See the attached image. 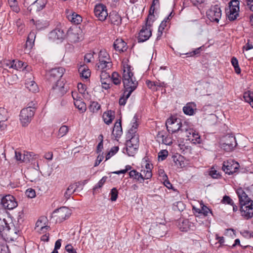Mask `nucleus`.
<instances>
[{"instance_id":"obj_36","label":"nucleus","mask_w":253,"mask_h":253,"mask_svg":"<svg viewBox=\"0 0 253 253\" xmlns=\"http://www.w3.org/2000/svg\"><path fill=\"white\" fill-rule=\"evenodd\" d=\"M183 157L180 155L176 154L172 156V161L177 166L181 167L184 165Z\"/></svg>"},{"instance_id":"obj_46","label":"nucleus","mask_w":253,"mask_h":253,"mask_svg":"<svg viewBox=\"0 0 253 253\" xmlns=\"http://www.w3.org/2000/svg\"><path fill=\"white\" fill-rule=\"evenodd\" d=\"M157 137L158 138H162L163 143L166 145H170L172 143V140L170 138L168 137H164V135H163L160 132H159L157 134Z\"/></svg>"},{"instance_id":"obj_3","label":"nucleus","mask_w":253,"mask_h":253,"mask_svg":"<svg viewBox=\"0 0 253 253\" xmlns=\"http://www.w3.org/2000/svg\"><path fill=\"white\" fill-rule=\"evenodd\" d=\"M122 81L124 87V92L127 93L131 90L132 92L137 87L138 83L133 76L130 66L124 69Z\"/></svg>"},{"instance_id":"obj_10","label":"nucleus","mask_w":253,"mask_h":253,"mask_svg":"<svg viewBox=\"0 0 253 253\" xmlns=\"http://www.w3.org/2000/svg\"><path fill=\"white\" fill-rule=\"evenodd\" d=\"M47 3V0H36L27 8L30 14H34L43 9Z\"/></svg>"},{"instance_id":"obj_42","label":"nucleus","mask_w":253,"mask_h":253,"mask_svg":"<svg viewBox=\"0 0 253 253\" xmlns=\"http://www.w3.org/2000/svg\"><path fill=\"white\" fill-rule=\"evenodd\" d=\"M121 77L118 73L114 72L112 73L111 80L112 81L115 85L120 84L121 83Z\"/></svg>"},{"instance_id":"obj_41","label":"nucleus","mask_w":253,"mask_h":253,"mask_svg":"<svg viewBox=\"0 0 253 253\" xmlns=\"http://www.w3.org/2000/svg\"><path fill=\"white\" fill-rule=\"evenodd\" d=\"M131 93V90L127 93L124 92L123 96L119 99V104L121 106H124L126 103L127 99L129 97Z\"/></svg>"},{"instance_id":"obj_8","label":"nucleus","mask_w":253,"mask_h":253,"mask_svg":"<svg viewBox=\"0 0 253 253\" xmlns=\"http://www.w3.org/2000/svg\"><path fill=\"white\" fill-rule=\"evenodd\" d=\"M98 58L99 64L98 67L99 68L101 69H109L112 66L111 62L109 61V55L105 50H101L100 51Z\"/></svg>"},{"instance_id":"obj_61","label":"nucleus","mask_w":253,"mask_h":253,"mask_svg":"<svg viewBox=\"0 0 253 253\" xmlns=\"http://www.w3.org/2000/svg\"><path fill=\"white\" fill-rule=\"evenodd\" d=\"M137 129L131 127L128 131L127 134H126V138H129L130 136H133V135H138L137 133Z\"/></svg>"},{"instance_id":"obj_28","label":"nucleus","mask_w":253,"mask_h":253,"mask_svg":"<svg viewBox=\"0 0 253 253\" xmlns=\"http://www.w3.org/2000/svg\"><path fill=\"white\" fill-rule=\"evenodd\" d=\"M155 231L157 238L162 237L166 234V226L165 224H160L157 226Z\"/></svg>"},{"instance_id":"obj_51","label":"nucleus","mask_w":253,"mask_h":253,"mask_svg":"<svg viewBox=\"0 0 253 253\" xmlns=\"http://www.w3.org/2000/svg\"><path fill=\"white\" fill-rule=\"evenodd\" d=\"M183 111L185 114L188 115H192L194 113L193 108L188 104L183 108Z\"/></svg>"},{"instance_id":"obj_11","label":"nucleus","mask_w":253,"mask_h":253,"mask_svg":"<svg viewBox=\"0 0 253 253\" xmlns=\"http://www.w3.org/2000/svg\"><path fill=\"white\" fill-rule=\"evenodd\" d=\"M47 223L48 221L46 217H40L36 223L35 230L40 234L46 233L50 228Z\"/></svg>"},{"instance_id":"obj_62","label":"nucleus","mask_w":253,"mask_h":253,"mask_svg":"<svg viewBox=\"0 0 253 253\" xmlns=\"http://www.w3.org/2000/svg\"><path fill=\"white\" fill-rule=\"evenodd\" d=\"M211 212V211L210 209H209L207 207L203 205L202 207V209L199 211V213H203L205 216H207L209 212Z\"/></svg>"},{"instance_id":"obj_20","label":"nucleus","mask_w":253,"mask_h":253,"mask_svg":"<svg viewBox=\"0 0 253 253\" xmlns=\"http://www.w3.org/2000/svg\"><path fill=\"white\" fill-rule=\"evenodd\" d=\"M40 171L37 169L32 168L27 172L28 179L31 182H36L39 179Z\"/></svg>"},{"instance_id":"obj_22","label":"nucleus","mask_w":253,"mask_h":253,"mask_svg":"<svg viewBox=\"0 0 253 253\" xmlns=\"http://www.w3.org/2000/svg\"><path fill=\"white\" fill-rule=\"evenodd\" d=\"M109 19L110 22L115 25L119 26L122 23V17L118 12L113 11L109 15Z\"/></svg>"},{"instance_id":"obj_54","label":"nucleus","mask_w":253,"mask_h":253,"mask_svg":"<svg viewBox=\"0 0 253 253\" xmlns=\"http://www.w3.org/2000/svg\"><path fill=\"white\" fill-rule=\"evenodd\" d=\"M87 182V180H84V181H79L78 182H76L73 184H75V189L78 190V189H80L81 190L83 189L84 185Z\"/></svg>"},{"instance_id":"obj_33","label":"nucleus","mask_w":253,"mask_h":253,"mask_svg":"<svg viewBox=\"0 0 253 253\" xmlns=\"http://www.w3.org/2000/svg\"><path fill=\"white\" fill-rule=\"evenodd\" d=\"M74 105L81 113L84 112L86 110L85 103L81 100H75Z\"/></svg>"},{"instance_id":"obj_17","label":"nucleus","mask_w":253,"mask_h":253,"mask_svg":"<svg viewBox=\"0 0 253 253\" xmlns=\"http://www.w3.org/2000/svg\"><path fill=\"white\" fill-rule=\"evenodd\" d=\"M241 215L245 219H248L253 217V201L248 205L243 204L240 206Z\"/></svg>"},{"instance_id":"obj_1","label":"nucleus","mask_w":253,"mask_h":253,"mask_svg":"<svg viewBox=\"0 0 253 253\" xmlns=\"http://www.w3.org/2000/svg\"><path fill=\"white\" fill-rule=\"evenodd\" d=\"M65 69L62 67L55 68L51 69L46 74V78L50 82H56L52 86L53 91L58 96H63L67 91V88L63 82L59 80L64 74Z\"/></svg>"},{"instance_id":"obj_25","label":"nucleus","mask_w":253,"mask_h":253,"mask_svg":"<svg viewBox=\"0 0 253 253\" xmlns=\"http://www.w3.org/2000/svg\"><path fill=\"white\" fill-rule=\"evenodd\" d=\"M115 113L112 110H109L105 112L103 115L104 122L107 125L110 124L115 118Z\"/></svg>"},{"instance_id":"obj_53","label":"nucleus","mask_w":253,"mask_h":253,"mask_svg":"<svg viewBox=\"0 0 253 253\" xmlns=\"http://www.w3.org/2000/svg\"><path fill=\"white\" fill-rule=\"evenodd\" d=\"M111 200L112 201H116L118 198V192L116 188H113L111 191Z\"/></svg>"},{"instance_id":"obj_40","label":"nucleus","mask_w":253,"mask_h":253,"mask_svg":"<svg viewBox=\"0 0 253 253\" xmlns=\"http://www.w3.org/2000/svg\"><path fill=\"white\" fill-rule=\"evenodd\" d=\"M76 189H75V184H70L69 187L67 188L64 197L67 200L69 199L72 194H73L76 191Z\"/></svg>"},{"instance_id":"obj_35","label":"nucleus","mask_w":253,"mask_h":253,"mask_svg":"<svg viewBox=\"0 0 253 253\" xmlns=\"http://www.w3.org/2000/svg\"><path fill=\"white\" fill-rule=\"evenodd\" d=\"M243 97L246 102L253 108V92L248 91L244 93Z\"/></svg>"},{"instance_id":"obj_7","label":"nucleus","mask_w":253,"mask_h":253,"mask_svg":"<svg viewBox=\"0 0 253 253\" xmlns=\"http://www.w3.org/2000/svg\"><path fill=\"white\" fill-rule=\"evenodd\" d=\"M166 126L169 132L171 131L172 133H173L179 130H182L181 129L182 124L179 119H173L172 118L168 119L166 121Z\"/></svg>"},{"instance_id":"obj_27","label":"nucleus","mask_w":253,"mask_h":253,"mask_svg":"<svg viewBox=\"0 0 253 253\" xmlns=\"http://www.w3.org/2000/svg\"><path fill=\"white\" fill-rule=\"evenodd\" d=\"M25 85L29 91L31 92H36L38 91L39 88L37 84L34 81L31 80V79L26 81Z\"/></svg>"},{"instance_id":"obj_16","label":"nucleus","mask_w":253,"mask_h":253,"mask_svg":"<svg viewBox=\"0 0 253 253\" xmlns=\"http://www.w3.org/2000/svg\"><path fill=\"white\" fill-rule=\"evenodd\" d=\"M54 213H57V220L62 222L68 218L71 214V211L66 207H62L53 211Z\"/></svg>"},{"instance_id":"obj_34","label":"nucleus","mask_w":253,"mask_h":253,"mask_svg":"<svg viewBox=\"0 0 253 253\" xmlns=\"http://www.w3.org/2000/svg\"><path fill=\"white\" fill-rule=\"evenodd\" d=\"M100 108V105L96 101H91L88 106L89 110L93 113H97Z\"/></svg>"},{"instance_id":"obj_43","label":"nucleus","mask_w":253,"mask_h":253,"mask_svg":"<svg viewBox=\"0 0 253 253\" xmlns=\"http://www.w3.org/2000/svg\"><path fill=\"white\" fill-rule=\"evenodd\" d=\"M126 152L128 156H133L135 154L138 148H135L133 145L126 143Z\"/></svg>"},{"instance_id":"obj_39","label":"nucleus","mask_w":253,"mask_h":253,"mask_svg":"<svg viewBox=\"0 0 253 253\" xmlns=\"http://www.w3.org/2000/svg\"><path fill=\"white\" fill-rule=\"evenodd\" d=\"M15 25L17 28V32L19 35H22L24 33L25 31V25L23 23V21L20 19H18L16 20L15 22Z\"/></svg>"},{"instance_id":"obj_14","label":"nucleus","mask_w":253,"mask_h":253,"mask_svg":"<svg viewBox=\"0 0 253 253\" xmlns=\"http://www.w3.org/2000/svg\"><path fill=\"white\" fill-rule=\"evenodd\" d=\"M1 204L4 209L12 210L17 206L15 198L10 195H6L1 200Z\"/></svg>"},{"instance_id":"obj_15","label":"nucleus","mask_w":253,"mask_h":253,"mask_svg":"<svg viewBox=\"0 0 253 253\" xmlns=\"http://www.w3.org/2000/svg\"><path fill=\"white\" fill-rule=\"evenodd\" d=\"M66 37V33L64 29L60 28H56L49 34V38L53 41H59L60 42Z\"/></svg>"},{"instance_id":"obj_45","label":"nucleus","mask_w":253,"mask_h":253,"mask_svg":"<svg viewBox=\"0 0 253 253\" xmlns=\"http://www.w3.org/2000/svg\"><path fill=\"white\" fill-rule=\"evenodd\" d=\"M231 63L234 68L235 72L237 74H240L241 73V69L238 64V61L236 57H233L232 58Z\"/></svg>"},{"instance_id":"obj_49","label":"nucleus","mask_w":253,"mask_h":253,"mask_svg":"<svg viewBox=\"0 0 253 253\" xmlns=\"http://www.w3.org/2000/svg\"><path fill=\"white\" fill-rule=\"evenodd\" d=\"M11 9L16 12L18 13L20 11V8L18 5V2H11L8 3Z\"/></svg>"},{"instance_id":"obj_30","label":"nucleus","mask_w":253,"mask_h":253,"mask_svg":"<svg viewBox=\"0 0 253 253\" xmlns=\"http://www.w3.org/2000/svg\"><path fill=\"white\" fill-rule=\"evenodd\" d=\"M8 118V112L6 109L4 108H0V128L3 126L1 124L7 120Z\"/></svg>"},{"instance_id":"obj_24","label":"nucleus","mask_w":253,"mask_h":253,"mask_svg":"<svg viewBox=\"0 0 253 253\" xmlns=\"http://www.w3.org/2000/svg\"><path fill=\"white\" fill-rule=\"evenodd\" d=\"M15 158L17 161H19L23 163H29L30 161L31 155L28 152L22 154L20 152L15 151Z\"/></svg>"},{"instance_id":"obj_59","label":"nucleus","mask_w":253,"mask_h":253,"mask_svg":"<svg viewBox=\"0 0 253 253\" xmlns=\"http://www.w3.org/2000/svg\"><path fill=\"white\" fill-rule=\"evenodd\" d=\"M208 121L211 125H213L217 121V117L214 114H211L208 117Z\"/></svg>"},{"instance_id":"obj_31","label":"nucleus","mask_w":253,"mask_h":253,"mask_svg":"<svg viewBox=\"0 0 253 253\" xmlns=\"http://www.w3.org/2000/svg\"><path fill=\"white\" fill-rule=\"evenodd\" d=\"M68 18L70 21L75 24H79L82 21V17L75 12L73 13L72 14L68 15Z\"/></svg>"},{"instance_id":"obj_64","label":"nucleus","mask_w":253,"mask_h":253,"mask_svg":"<svg viewBox=\"0 0 253 253\" xmlns=\"http://www.w3.org/2000/svg\"><path fill=\"white\" fill-rule=\"evenodd\" d=\"M65 250L68 253H77L76 250L71 244H68L65 247Z\"/></svg>"},{"instance_id":"obj_44","label":"nucleus","mask_w":253,"mask_h":253,"mask_svg":"<svg viewBox=\"0 0 253 253\" xmlns=\"http://www.w3.org/2000/svg\"><path fill=\"white\" fill-rule=\"evenodd\" d=\"M68 131L69 128L67 126H62L60 127L57 136L59 138L62 137L65 135Z\"/></svg>"},{"instance_id":"obj_63","label":"nucleus","mask_w":253,"mask_h":253,"mask_svg":"<svg viewBox=\"0 0 253 253\" xmlns=\"http://www.w3.org/2000/svg\"><path fill=\"white\" fill-rule=\"evenodd\" d=\"M241 234L246 238H250L253 236V232L248 230H243L241 232Z\"/></svg>"},{"instance_id":"obj_23","label":"nucleus","mask_w":253,"mask_h":253,"mask_svg":"<svg viewBox=\"0 0 253 253\" xmlns=\"http://www.w3.org/2000/svg\"><path fill=\"white\" fill-rule=\"evenodd\" d=\"M123 133L121 120L117 121L112 131V134L116 138L120 137Z\"/></svg>"},{"instance_id":"obj_48","label":"nucleus","mask_w":253,"mask_h":253,"mask_svg":"<svg viewBox=\"0 0 253 253\" xmlns=\"http://www.w3.org/2000/svg\"><path fill=\"white\" fill-rule=\"evenodd\" d=\"M108 177L107 176H103L97 183L96 185L94 186L93 188V191H95L97 189L101 188L104 183L106 182Z\"/></svg>"},{"instance_id":"obj_32","label":"nucleus","mask_w":253,"mask_h":253,"mask_svg":"<svg viewBox=\"0 0 253 253\" xmlns=\"http://www.w3.org/2000/svg\"><path fill=\"white\" fill-rule=\"evenodd\" d=\"M36 37V32L34 31H32L27 37V40L26 43V47H32Z\"/></svg>"},{"instance_id":"obj_38","label":"nucleus","mask_w":253,"mask_h":253,"mask_svg":"<svg viewBox=\"0 0 253 253\" xmlns=\"http://www.w3.org/2000/svg\"><path fill=\"white\" fill-rule=\"evenodd\" d=\"M126 142V143L133 145L135 148H138L139 146V137L138 135H133L130 136L129 138H128Z\"/></svg>"},{"instance_id":"obj_29","label":"nucleus","mask_w":253,"mask_h":253,"mask_svg":"<svg viewBox=\"0 0 253 253\" xmlns=\"http://www.w3.org/2000/svg\"><path fill=\"white\" fill-rule=\"evenodd\" d=\"M81 76L85 79H88L90 76V72L87 66L85 65L81 66L79 69Z\"/></svg>"},{"instance_id":"obj_55","label":"nucleus","mask_w":253,"mask_h":253,"mask_svg":"<svg viewBox=\"0 0 253 253\" xmlns=\"http://www.w3.org/2000/svg\"><path fill=\"white\" fill-rule=\"evenodd\" d=\"M163 180H164V185L168 188L171 189L172 187V184L170 183L168 180V176L166 174L163 176Z\"/></svg>"},{"instance_id":"obj_60","label":"nucleus","mask_w":253,"mask_h":253,"mask_svg":"<svg viewBox=\"0 0 253 253\" xmlns=\"http://www.w3.org/2000/svg\"><path fill=\"white\" fill-rule=\"evenodd\" d=\"M26 195L30 198H34L36 196L35 191L33 189H28L26 191Z\"/></svg>"},{"instance_id":"obj_47","label":"nucleus","mask_w":253,"mask_h":253,"mask_svg":"<svg viewBox=\"0 0 253 253\" xmlns=\"http://www.w3.org/2000/svg\"><path fill=\"white\" fill-rule=\"evenodd\" d=\"M24 66V63L21 61L13 60L12 65H11V68L18 70L22 68Z\"/></svg>"},{"instance_id":"obj_58","label":"nucleus","mask_w":253,"mask_h":253,"mask_svg":"<svg viewBox=\"0 0 253 253\" xmlns=\"http://www.w3.org/2000/svg\"><path fill=\"white\" fill-rule=\"evenodd\" d=\"M223 203L227 204L229 205H233V200L228 196L225 195L221 201Z\"/></svg>"},{"instance_id":"obj_12","label":"nucleus","mask_w":253,"mask_h":253,"mask_svg":"<svg viewBox=\"0 0 253 253\" xmlns=\"http://www.w3.org/2000/svg\"><path fill=\"white\" fill-rule=\"evenodd\" d=\"M207 15L211 21L218 22L221 16V10L220 7L216 5L207 12Z\"/></svg>"},{"instance_id":"obj_52","label":"nucleus","mask_w":253,"mask_h":253,"mask_svg":"<svg viewBox=\"0 0 253 253\" xmlns=\"http://www.w3.org/2000/svg\"><path fill=\"white\" fill-rule=\"evenodd\" d=\"M168 151L167 150H162L158 154V157L161 161L165 160L168 156Z\"/></svg>"},{"instance_id":"obj_6","label":"nucleus","mask_w":253,"mask_h":253,"mask_svg":"<svg viewBox=\"0 0 253 253\" xmlns=\"http://www.w3.org/2000/svg\"><path fill=\"white\" fill-rule=\"evenodd\" d=\"M35 112L29 108H25L21 110L20 114V120L23 126H27L31 121Z\"/></svg>"},{"instance_id":"obj_57","label":"nucleus","mask_w":253,"mask_h":253,"mask_svg":"<svg viewBox=\"0 0 253 253\" xmlns=\"http://www.w3.org/2000/svg\"><path fill=\"white\" fill-rule=\"evenodd\" d=\"M202 48V46L196 48L192 52H189L185 53V54L187 55L188 56H194V55L199 54L200 53V50Z\"/></svg>"},{"instance_id":"obj_21","label":"nucleus","mask_w":253,"mask_h":253,"mask_svg":"<svg viewBox=\"0 0 253 253\" xmlns=\"http://www.w3.org/2000/svg\"><path fill=\"white\" fill-rule=\"evenodd\" d=\"M113 46L116 51L124 52L127 49L126 43L122 39H118L114 42Z\"/></svg>"},{"instance_id":"obj_26","label":"nucleus","mask_w":253,"mask_h":253,"mask_svg":"<svg viewBox=\"0 0 253 253\" xmlns=\"http://www.w3.org/2000/svg\"><path fill=\"white\" fill-rule=\"evenodd\" d=\"M129 175L130 178H133L140 183L143 182V174L135 169L131 170L129 172Z\"/></svg>"},{"instance_id":"obj_2","label":"nucleus","mask_w":253,"mask_h":253,"mask_svg":"<svg viewBox=\"0 0 253 253\" xmlns=\"http://www.w3.org/2000/svg\"><path fill=\"white\" fill-rule=\"evenodd\" d=\"M19 233V230L12 223H8L5 218L0 216V235L3 239L13 241L18 238Z\"/></svg>"},{"instance_id":"obj_4","label":"nucleus","mask_w":253,"mask_h":253,"mask_svg":"<svg viewBox=\"0 0 253 253\" xmlns=\"http://www.w3.org/2000/svg\"><path fill=\"white\" fill-rule=\"evenodd\" d=\"M239 1L238 0H233L229 2V7L226 9V14L230 21L235 20L239 15Z\"/></svg>"},{"instance_id":"obj_18","label":"nucleus","mask_w":253,"mask_h":253,"mask_svg":"<svg viewBox=\"0 0 253 253\" xmlns=\"http://www.w3.org/2000/svg\"><path fill=\"white\" fill-rule=\"evenodd\" d=\"M151 27L145 25L142 27L138 36L139 42H144L148 40L152 35Z\"/></svg>"},{"instance_id":"obj_56","label":"nucleus","mask_w":253,"mask_h":253,"mask_svg":"<svg viewBox=\"0 0 253 253\" xmlns=\"http://www.w3.org/2000/svg\"><path fill=\"white\" fill-rule=\"evenodd\" d=\"M143 173H144V175L143 174V181L145 179H148L152 177V173L151 170H144Z\"/></svg>"},{"instance_id":"obj_9","label":"nucleus","mask_w":253,"mask_h":253,"mask_svg":"<svg viewBox=\"0 0 253 253\" xmlns=\"http://www.w3.org/2000/svg\"><path fill=\"white\" fill-rule=\"evenodd\" d=\"M239 165L237 162L233 160L224 161L222 169L227 174H232L239 169Z\"/></svg>"},{"instance_id":"obj_37","label":"nucleus","mask_w":253,"mask_h":253,"mask_svg":"<svg viewBox=\"0 0 253 253\" xmlns=\"http://www.w3.org/2000/svg\"><path fill=\"white\" fill-rule=\"evenodd\" d=\"M155 8H150L149 12V15L146 20L145 25L148 26H152V23L154 21L153 18L154 17V13L155 11Z\"/></svg>"},{"instance_id":"obj_13","label":"nucleus","mask_w":253,"mask_h":253,"mask_svg":"<svg viewBox=\"0 0 253 253\" xmlns=\"http://www.w3.org/2000/svg\"><path fill=\"white\" fill-rule=\"evenodd\" d=\"M94 13L100 21H104L108 16L106 6L103 4H98L95 6Z\"/></svg>"},{"instance_id":"obj_5","label":"nucleus","mask_w":253,"mask_h":253,"mask_svg":"<svg viewBox=\"0 0 253 253\" xmlns=\"http://www.w3.org/2000/svg\"><path fill=\"white\" fill-rule=\"evenodd\" d=\"M237 143L236 138L232 135H226L223 140L220 143V147L227 152L232 151L236 146Z\"/></svg>"},{"instance_id":"obj_19","label":"nucleus","mask_w":253,"mask_h":253,"mask_svg":"<svg viewBox=\"0 0 253 253\" xmlns=\"http://www.w3.org/2000/svg\"><path fill=\"white\" fill-rule=\"evenodd\" d=\"M236 192L239 198L240 206L243 204L248 205L249 203L253 201L242 188H238Z\"/></svg>"},{"instance_id":"obj_50","label":"nucleus","mask_w":253,"mask_h":253,"mask_svg":"<svg viewBox=\"0 0 253 253\" xmlns=\"http://www.w3.org/2000/svg\"><path fill=\"white\" fill-rule=\"evenodd\" d=\"M100 77L101 81L107 80V81L111 82L110 74L109 73L107 72L106 71H102Z\"/></svg>"}]
</instances>
